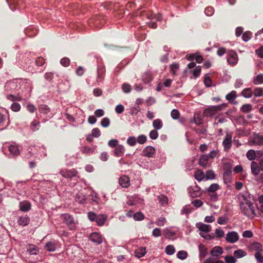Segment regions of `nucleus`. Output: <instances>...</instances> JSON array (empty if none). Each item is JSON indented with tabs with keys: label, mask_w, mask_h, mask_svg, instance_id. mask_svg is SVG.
I'll return each mask as SVG.
<instances>
[{
	"label": "nucleus",
	"mask_w": 263,
	"mask_h": 263,
	"mask_svg": "<svg viewBox=\"0 0 263 263\" xmlns=\"http://www.w3.org/2000/svg\"><path fill=\"white\" fill-rule=\"evenodd\" d=\"M239 200L242 212L247 216L253 218L255 215L253 204L243 195L239 197Z\"/></svg>",
	"instance_id": "nucleus-1"
},
{
	"label": "nucleus",
	"mask_w": 263,
	"mask_h": 263,
	"mask_svg": "<svg viewBox=\"0 0 263 263\" xmlns=\"http://www.w3.org/2000/svg\"><path fill=\"white\" fill-rule=\"evenodd\" d=\"M227 106V103H222L218 105L210 106L204 110V115L205 117H212L217 112L221 110L223 108Z\"/></svg>",
	"instance_id": "nucleus-2"
},
{
	"label": "nucleus",
	"mask_w": 263,
	"mask_h": 263,
	"mask_svg": "<svg viewBox=\"0 0 263 263\" xmlns=\"http://www.w3.org/2000/svg\"><path fill=\"white\" fill-rule=\"evenodd\" d=\"M61 219L65 223L70 230L76 228V223L73 217L69 214H63L61 215Z\"/></svg>",
	"instance_id": "nucleus-3"
},
{
	"label": "nucleus",
	"mask_w": 263,
	"mask_h": 263,
	"mask_svg": "<svg viewBox=\"0 0 263 263\" xmlns=\"http://www.w3.org/2000/svg\"><path fill=\"white\" fill-rule=\"evenodd\" d=\"M187 191L189 196L192 198L199 197L201 194L200 188L196 185L193 186H190L188 188Z\"/></svg>",
	"instance_id": "nucleus-4"
},
{
	"label": "nucleus",
	"mask_w": 263,
	"mask_h": 263,
	"mask_svg": "<svg viewBox=\"0 0 263 263\" xmlns=\"http://www.w3.org/2000/svg\"><path fill=\"white\" fill-rule=\"evenodd\" d=\"M226 239L228 242L234 243L238 240L239 235L236 232H229L227 234Z\"/></svg>",
	"instance_id": "nucleus-5"
},
{
	"label": "nucleus",
	"mask_w": 263,
	"mask_h": 263,
	"mask_svg": "<svg viewBox=\"0 0 263 263\" xmlns=\"http://www.w3.org/2000/svg\"><path fill=\"white\" fill-rule=\"evenodd\" d=\"M60 173L64 178H71L76 176L78 174V172L75 169H72L70 170H65L61 171Z\"/></svg>",
	"instance_id": "nucleus-6"
},
{
	"label": "nucleus",
	"mask_w": 263,
	"mask_h": 263,
	"mask_svg": "<svg viewBox=\"0 0 263 263\" xmlns=\"http://www.w3.org/2000/svg\"><path fill=\"white\" fill-rule=\"evenodd\" d=\"M227 61L229 64L234 65L238 61V57L237 53L234 51H230L229 53V57L227 58Z\"/></svg>",
	"instance_id": "nucleus-7"
},
{
	"label": "nucleus",
	"mask_w": 263,
	"mask_h": 263,
	"mask_svg": "<svg viewBox=\"0 0 263 263\" xmlns=\"http://www.w3.org/2000/svg\"><path fill=\"white\" fill-rule=\"evenodd\" d=\"M232 135L231 134H227L222 144L226 151H229L232 145Z\"/></svg>",
	"instance_id": "nucleus-8"
},
{
	"label": "nucleus",
	"mask_w": 263,
	"mask_h": 263,
	"mask_svg": "<svg viewBox=\"0 0 263 263\" xmlns=\"http://www.w3.org/2000/svg\"><path fill=\"white\" fill-rule=\"evenodd\" d=\"M223 253V250L220 246H215L212 249L210 254L213 257H219Z\"/></svg>",
	"instance_id": "nucleus-9"
},
{
	"label": "nucleus",
	"mask_w": 263,
	"mask_h": 263,
	"mask_svg": "<svg viewBox=\"0 0 263 263\" xmlns=\"http://www.w3.org/2000/svg\"><path fill=\"white\" fill-rule=\"evenodd\" d=\"M251 142L253 145H263V137L259 134H255L253 136Z\"/></svg>",
	"instance_id": "nucleus-10"
},
{
	"label": "nucleus",
	"mask_w": 263,
	"mask_h": 263,
	"mask_svg": "<svg viewBox=\"0 0 263 263\" xmlns=\"http://www.w3.org/2000/svg\"><path fill=\"white\" fill-rule=\"evenodd\" d=\"M155 149L151 146H146L143 151V155L147 157H153L155 153Z\"/></svg>",
	"instance_id": "nucleus-11"
},
{
	"label": "nucleus",
	"mask_w": 263,
	"mask_h": 263,
	"mask_svg": "<svg viewBox=\"0 0 263 263\" xmlns=\"http://www.w3.org/2000/svg\"><path fill=\"white\" fill-rule=\"evenodd\" d=\"M90 239L92 242L98 245L102 242L101 235L97 232L92 233L90 235Z\"/></svg>",
	"instance_id": "nucleus-12"
},
{
	"label": "nucleus",
	"mask_w": 263,
	"mask_h": 263,
	"mask_svg": "<svg viewBox=\"0 0 263 263\" xmlns=\"http://www.w3.org/2000/svg\"><path fill=\"white\" fill-rule=\"evenodd\" d=\"M31 203L28 201H23L19 203L20 210L23 212H28L31 209Z\"/></svg>",
	"instance_id": "nucleus-13"
},
{
	"label": "nucleus",
	"mask_w": 263,
	"mask_h": 263,
	"mask_svg": "<svg viewBox=\"0 0 263 263\" xmlns=\"http://www.w3.org/2000/svg\"><path fill=\"white\" fill-rule=\"evenodd\" d=\"M119 183L123 187H127L129 185V178L126 176H122L119 179Z\"/></svg>",
	"instance_id": "nucleus-14"
},
{
	"label": "nucleus",
	"mask_w": 263,
	"mask_h": 263,
	"mask_svg": "<svg viewBox=\"0 0 263 263\" xmlns=\"http://www.w3.org/2000/svg\"><path fill=\"white\" fill-rule=\"evenodd\" d=\"M30 222L29 217L26 215L25 216H20L17 220V223L21 226H26Z\"/></svg>",
	"instance_id": "nucleus-15"
},
{
	"label": "nucleus",
	"mask_w": 263,
	"mask_h": 263,
	"mask_svg": "<svg viewBox=\"0 0 263 263\" xmlns=\"http://www.w3.org/2000/svg\"><path fill=\"white\" fill-rule=\"evenodd\" d=\"M27 251L30 255H36L39 252V249L36 246L30 244L27 246Z\"/></svg>",
	"instance_id": "nucleus-16"
},
{
	"label": "nucleus",
	"mask_w": 263,
	"mask_h": 263,
	"mask_svg": "<svg viewBox=\"0 0 263 263\" xmlns=\"http://www.w3.org/2000/svg\"><path fill=\"white\" fill-rule=\"evenodd\" d=\"M251 169L252 174L254 175H258L261 170L260 165L255 161H252L251 164Z\"/></svg>",
	"instance_id": "nucleus-17"
},
{
	"label": "nucleus",
	"mask_w": 263,
	"mask_h": 263,
	"mask_svg": "<svg viewBox=\"0 0 263 263\" xmlns=\"http://www.w3.org/2000/svg\"><path fill=\"white\" fill-rule=\"evenodd\" d=\"M209 159L208 158V157L206 156V155H202L200 157L199 160V165L203 167H206L208 165V161Z\"/></svg>",
	"instance_id": "nucleus-18"
},
{
	"label": "nucleus",
	"mask_w": 263,
	"mask_h": 263,
	"mask_svg": "<svg viewBox=\"0 0 263 263\" xmlns=\"http://www.w3.org/2000/svg\"><path fill=\"white\" fill-rule=\"evenodd\" d=\"M124 147L122 145H118L115 148L114 151L115 155L117 157L122 156L124 153Z\"/></svg>",
	"instance_id": "nucleus-19"
},
{
	"label": "nucleus",
	"mask_w": 263,
	"mask_h": 263,
	"mask_svg": "<svg viewBox=\"0 0 263 263\" xmlns=\"http://www.w3.org/2000/svg\"><path fill=\"white\" fill-rule=\"evenodd\" d=\"M107 219V216L105 215H98L97 216L96 222L99 226L104 225L105 221Z\"/></svg>",
	"instance_id": "nucleus-20"
},
{
	"label": "nucleus",
	"mask_w": 263,
	"mask_h": 263,
	"mask_svg": "<svg viewBox=\"0 0 263 263\" xmlns=\"http://www.w3.org/2000/svg\"><path fill=\"white\" fill-rule=\"evenodd\" d=\"M250 248L251 250L255 251L256 252H261L262 250L261 244L258 242L252 243L250 245Z\"/></svg>",
	"instance_id": "nucleus-21"
},
{
	"label": "nucleus",
	"mask_w": 263,
	"mask_h": 263,
	"mask_svg": "<svg viewBox=\"0 0 263 263\" xmlns=\"http://www.w3.org/2000/svg\"><path fill=\"white\" fill-rule=\"evenodd\" d=\"M105 69L104 67H100L98 69L97 81H102L104 77Z\"/></svg>",
	"instance_id": "nucleus-22"
},
{
	"label": "nucleus",
	"mask_w": 263,
	"mask_h": 263,
	"mask_svg": "<svg viewBox=\"0 0 263 263\" xmlns=\"http://www.w3.org/2000/svg\"><path fill=\"white\" fill-rule=\"evenodd\" d=\"M146 253V248L140 247L136 249L135 251V256L137 258H141L144 256Z\"/></svg>",
	"instance_id": "nucleus-23"
},
{
	"label": "nucleus",
	"mask_w": 263,
	"mask_h": 263,
	"mask_svg": "<svg viewBox=\"0 0 263 263\" xmlns=\"http://www.w3.org/2000/svg\"><path fill=\"white\" fill-rule=\"evenodd\" d=\"M197 227L201 232L205 233H208L210 232L211 230V227L210 225L202 223H199Z\"/></svg>",
	"instance_id": "nucleus-24"
},
{
	"label": "nucleus",
	"mask_w": 263,
	"mask_h": 263,
	"mask_svg": "<svg viewBox=\"0 0 263 263\" xmlns=\"http://www.w3.org/2000/svg\"><path fill=\"white\" fill-rule=\"evenodd\" d=\"M253 83L255 85H259L263 84V74L260 73L254 77Z\"/></svg>",
	"instance_id": "nucleus-25"
},
{
	"label": "nucleus",
	"mask_w": 263,
	"mask_h": 263,
	"mask_svg": "<svg viewBox=\"0 0 263 263\" xmlns=\"http://www.w3.org/2000/svg\"><path fill=\"white\" fill-rule=\"evenodd\" d=\"M10 153L14 156H18L20 154V151L18 147L15 145H11L9 146Z\"/></svg>",
	"instance_id": "nucleus-26"
},
{
	"label": "nucleus",
	"mask_w": 263,
	"mask_h": 263,
	"mask_svg": "<svg viewBox=\"0 0 263 263\" xmlns=\"http://www.w3.org/2000/svg\"><path fill=\"white\" fill-rule=\"evenodd\" d=\"M76 200L79 203L84 204L86 203L85 196L83 194L79 193L76 196Z\"/></svg>",
	"instance_id": "nucleus-27"
},
{
	"label": "nucleus",
	"mask_w": 263,
	"mask_h": 263,
	"mask_svg": "<svg viewBox=\"0 0 263 263\" xmlns=\"http://www.w3.org/2000/svg\"><path fill=\"white\" fill-rule=\"evenodd\" d=\"M241 95L245 98H250L253 96V91L250 88H247L242 91Z\"/></svg>",
	"instance_id": "nucleus-28"
},
{
	"label": "nucleus",
	"mask_w": 263,
	"mask_h": 263,
	"mask_svg": "<svg viewBox=\"0 0 263 263\" xmlns=\"http://www.w3.org/2000/svg\"><path fill=\"white\" fill-rule=\"evenodd\" d=\"M252 105L245 104L241 107L240 110L243 113H249L252 110Z\"/></svg>",
	"instance_id": "nucleus-29"
},
{
	"label": "nucleus",
	"mask_w": 263,
	"mask_h": 263,
	"mask_svg": "<svg viewBox=\"0 0 263 263\" xmlns=\"http://www.w3.org/2000/svg\"><path fill=\"white\" fill-rule=\"evenodd\" d=\"M199 256L200 258H204L207 254V249L203 245L199 246Z\"/></svg>",
	"instance_id": "nucleus-30"
},
{
	"label": "nucleus",
	"mask_w": 263,
	"mask_h": 263,
	"mask_svg": "<svg viewBox=\"0 0 263 263\" xmlns=\"http://www.w3.org/2000/svg\"><path fill=\"white\" fill-rule=\"evenodd\" d=\"M153 126L157 130L160 129L163 126L162 121L159 119H156L153 122Z\"/></svg>",
	"instance_id": "nucleus-31"
},
{
	"label": "nucleus",
	"mask_w": 263,
	"mask_h": 263,
	"mask_svg": "<svg viewBox=\"0 0 263 263\" xmlns=\"http://www.w3.org/2000/svg\"><path fill=\"white\" fill-rule=\"evenodd\" d=\"M45 249L49 252H53L55 250V245L53 242L48 241L45 246Z\"/></svg>",
	"instance_id": "nucleus-32"
},
{
	"label": "nucleus",
	"mask_w": 263,
	"mask_h": 263,
	"mask_svg": "<svg viewBox=\"0 0 263 263\" xmlns=\"http://www.w3.org/2000/svg\"><path fill=\"white\" fill-rule=\"evenodd\" d=\"M40 127V123L39 121L33 120L30 124V128L33 132L37 131Z\"/></svg>",
	"instance_id": "nucleus-33"
},
{
	"label": "nucleus",
	"mask_w": 263,
	"mask_h": 263,
	"mask_svg": "<svg viewBox=\"0 0 263 263\" xmlns=\"http://www.w3.org/2000/svg\"><path fill=\"white\" fill-rule=\"evenodd\" d=\"M158 199L161 205L164 206L167 204L168 199L166 196L164 195H161L158 197Z\"/></svg>",
	"instance_id": "nucleus-34"
},
{
	"label": "nucleus",
	"mask_w": 263,
	"mask_h": 263,
	"mask_svg": "<svg viewBox=\"0 0 263 263\" xmlns=\"http://www.w3.org/2000/svg\"><path fill=\"white\" fill-rule=\"evenodd\" d=\"M234 257L239 258L245 256L246 255V253L242 250L238 249L234 251Z\"/></svg>",
	"instance_id": "nucleus-35"
},
{
	"label": "nucleus",
	"mask_w": 263,
	"mask_h": 263,
	"mask_svg": "<svg viewBox=\"0 0 263 263\" xmlns=\"http://www.w3.org/2000/svg\"><path fill=\"white\" fill-rule=\"evenodd\" d=\"M95 148L84 146L81 147V151L83 154H92L93 153Z\"/></svg>",
	"instance_id": "nucleus-36"
},
{
	"label": "nucleus",
	"mask_w": 263,
	"mask_h": 263,
	"mask_svg": "<svg viewBox=\"0 0 263 263\" xmlns=\"http://www.w3.org/2000/svg\"><path fill=\"white\" fill-rule=\"evenodd\" d=\"M39 110L41 113L47 114L49 112L50 108L46 105H41L39 106Z\"/></svg>",
	"instance_id": "nucleus-37"
},
{
	"label": "nucleus",
	"mask_w": 263,
	"mask_h": 263,
	"mask_svg": "<svg viewBox=\"0 0 263 263\" xmlns=\"http://www.w3.org/2000/svg\"><path fill=\"white\" fill-rule=\"evenodd\" d=\"M195 177L198 181H201L205 177L204 173L201 170H198L195 174Z\"/></svg>",
	"instance_id": "nucleus-38"
},
{
	"label": "nucleus",
	"mask_w": 263,
	"mask_h": 263,
	"mask_svg": "<svg viewBox=\"0 0 263 263\" xmlns=\"http://www.w3.org/2000/svg\"><path fill=\"white\" fill-rule=\"evenodd\" d=\"M236 96L237 95L236 91L233 90L227 95L226 98L227 100L230 102L233 100H235V99L236 98Z\"/></svg>",
	"instance_id": "nucleus-39"
},
{
	"label": "nucleus",
	"mask_w": 263,
	"mask_h": 263,
	"mask_svg": "<svg viewBox=\"0 0 263 263\" xmlns=\"http://www.w3.org/2000/svg\"><path fill=\"white\" fill-rule=\"evenodd\" d=\"M253 95L256 97L262 96L263 88L260 87L256 88L253 91Z\"/></svg>",
	"instance_id": "nucleus-40"
},
{
	"label": "nucleus",
	"mask_w": 263,
	"mask_h": 263,
	"mask_svg": "<svg viewBox=\"0 0 263 263\" xmlns=\"http://www.w3.org/2000/svg\"><path fill=\"white\" fill-rule=\"evenodd\" d=\"M175 252V249L172 245H168L165 248V252L169 255H173Z\"/></svg>",
	"instance_id": "nucleus-41"
},
{
	"label": "nucleus",
	"mask_w": 263,
	"mask_h": 263,
	"mask_svg": "<svg viewBox=\"0 0 263 263\" xmlns=\"http://www.w3.org/2000/svg\"><path fill=\"white\" fill-rule=\"evenodd\" d=\"M247 157L250 160H253L256 158L255 151L253 149L249 150L247 153Z\"/></svg>",
	"instance_id": "nucleus-42"
},
{
	"label": "nucleus",
	"mask_w": 263,
	"mask_h": 263,
	"mask_svg": "<svg viewBox=\"0 0 263 263\" xmlns=\"http://www.w3.org/2000/svg\"><path fill=\"white\" fill-rule=\"evenodd\" d=\"M187 253L185 251H180L178 252L177 256L178 258L181 260H183L187 257Z\"/></svg>",
	"instance_id": "nucleus-43"
},
{
	"label": "nucleus",
	"mask_w": 263,
	"mask_h": 263,
	"mask_svg": "<svg viewBox=\"0 0 263 263\" xmlns=\"http://www.w3.org/2000/svg\"><path fill=\"white\" fill-rule=\"evenodd\" d=\"M219 189V185L216 183L212 184L208 189L207 191L210 193H214Z\"/></svg>",
	"instance_id": "nucleus-44"
},
{
	"label": "nucleus",
	"mask_w": 263,
	"mask_h": 263,
	"mask_svg": "<svg viewBox=\"0 0 263 263\" xmlns=\"http://www.w3.org/2000/svg\"><path fill=\"white\" fill-rule=\"evenodd\" d=\"M251 36L252 32L251 31H246L242 34V39L244 41L247 42L251 39Z\"/></svg>",
	"instance_id": "nucleus-45"
},
{
	"label": "nucleus",
	"mask_w": 263,
	"mask_h": 263,
	"mask_svg": "<svg viewBox=\"0 0 263 263\" xmlns=\"http://www.w3.org/2000/svg\"><path fill=\"white\" fill-rule=\"evenodd\" d=\"M224 260L226 263H236V259L235 257L231 255L226 256Z\"/></svg>",
	"instance_id": "nucleus-46"
},
{
	"label": "nucleus",
	"mask_w": 263,
	"mask_h": 263,
	"mask_svg": "<svg viewBox=\"0 0 263 263\" xmlns=\"http://www.w3.org/2000/svg\"><path fill=\"white\" fill-rule=\"evenodd\" d=\"M205 177L207 179L212 180L215 178V175L213 171L209 170L206 171Z\"/></svg>",
	"instance_id": "nucleus-47"
},
{
	"label": "nucleus",
	"mask_w": 263,
	"mask_h": 263,
	"mask_svg": "<svg viewBox=\"0 0 263 263\" xmlns=\"http://www.w3.org/2000/svg\"><path fill=\"white\" fill-rule=\"evenodd\" d=\"M171 116L173 119H178L180 116V113L177 109H174L172 110Z\"/></svg>",
	"instance_id": "nucleus-48"
},
{
	"label": "nucleus",
	"mask_w": 263,
	"mask_h": 263,
	"mask_svg": "<svg viewBox=\"0 0 263 263\" xmlns=\"http://www.w3.org/2000/svg\"><path fill=\"white\" fill-rule=\"evenodd\" d=\"M133 217L135 220H141L144 219V216L141 212H137L134 214Z\"/></svg>",
	"instance_id": "nucleus-49"
},
{
	"label": "nucleus",
	"mask_w": 263,
	"mask_h": 263,
	"mask_svg": "<svg viewBox=\"0 0 263 263\" xmlns=\"http://www.w3.org/2000/svg\"><path fill=\"white\" fill-rule=\"evenodd\" d=\"M214 12V8L212 7H208L205 9L204 13L209 16H212Z\"/></svg>",
	"instance_id": "nucleus-50"
},
{
	"label": "nucleus",
	"mask_w": 263,
	"mask_h": 263,
	"mask_svg": "<svg viewBox=\"0 0 263 263\" xmlns=\"http://www.w3.org/2000/svg\"><path fill=\"white\" fill-rule=\"evenodd\" d=\"M201 71V66H198L195 67V69L193 71V74L194 77L197 78L200 74Z\"/></svg>",
	"instance_id": "nucleus-51"
},
{
	"label": "nucleus",
	"mask_w": 263,
	"mask_h": 263,
	"mask_svg": "<svg viewBox=\"0 0 263 263\" xmlns=\"http://www.w3.org/2000/svg\"><path fill=\"white\" fill-rule=\"evenodd\" d=\"M101 126L103 127H107L110 124V120L108 118H103L101 122Z\"/></svg>",
	"instance_id": "nucleus-52"
},
{
	"label": "nucleus",
	"mask_w": 263,
	"mask_h": 263,
	"mask_svg": "<svg viewBox=\"0 0 263 263\" xmlns=\"http://www.w3.org/2000/svg\"><path fill=\"white\" fill-rule=\"evenodd\" d=\"M11 109L15 112H17L20 110L21 105L18 103H13L11 105Z\"/></svg>",
	"instance_id": "nucleus-53"
},
{
	"label": "nucleus",
	"mask_w": 263,
	"mask_h": 263,
	"mask_svg": "<svg viewBox=\"0 0 263 263\" xmlns=\"http://www.w3.org/2000/svg\"><path fill=\"white\" fill-rule=\"evenodd\" d=\"M137 140L135 137H130L127 139V143L130 146H134L136 145Z\"/></svg>",
	"instance_id": "nucleus-54"
},
{
	"label": "nucleus",
	"mask_w": 263,
	"mask_h": 263,
	"mask_svg": "<svg viewBox=\"0 0 263 263\" xmlns=\"http://www.w3.org/2000/svg\"><path fill=\"white\" fill-rule=\"evenodd\" d=\"M60 63L62 66L67 67L70 64V60L67 58H63L61 60Z\"/></svg>",
	"instance_id": "nucleus-55"
},
{
	"label": "nucleus",
	"mask_w": 263,
	"mask_h": 263,
	"mask_svg": "<svg viewBox=\"0 0 263 263\" xmlns=\"http://www.w3.org/2000/svg\"><path fill=\"white\" fill-rule=\"evenodd\" d=\"M147 140L146 137L144 135H140L138 137L137 141L141 144L144 143Z\"/></svg>",
	"instance_id": "nucleus-56"
},
{
	"label": "nucleus",
	"mask_w": 263,
	"mask_h": 263,
	"mask_svg": "<svg viewBox=\"0 0 263 263\" xmlns=\"http://www.w3.org/2000/svg\"><path fill=\"white\" fill-rule=\"evenodd\" d=\"M45 59L41 57L37 58L35 60V63L36 65L39 66H43L45 64Z\"/></svg>",
	"instance_id": "nucleus-57"
},
{
	"label": "nucleus",
	"mask_w": 263,
	"mask_h": 263,
	"mask_svg": "<svg viewBox=\"0 0 263 263\" xmlns=\"http://www.w3.org/2000/svg\"><path fill=\"white\" fill-rule=\"evenodd\" d=\"M158 137V133L156 130H152L149 133V137L155 140Z\"/></svg>",
	"instance_id": "nucleus-58"
},
{
	"label": "nucleus",
	"mask_w": 263,
	"mask_h": 263,
	"mask_svg": "<svg viewBox=\"0 0 263 263\" xmlns=\"http://www.w3.org/2000/svg\"><path fill=\"white\" fill-rule=\"evenodd\" d=\"M122 90L125 93H128L131 91L130 85L128 84L124 83L122 85Z\"/></svg>",
	"instance_id": "nucleus-59"
},
{
	"label": "nucleus",
	"mask_w": 263,
	"mask_h": 263,
	"mask_svg": "<svg viewBox=\"0 0 263 263\" xmlns=\"http://www.w3.org/2000/svg\"><path fill=\"white\" fill-rule=\"evenodd\" d=\"M165 236L167 239H171L173 236L175 235V233L169 230H165L164 231Z\"/></svg>",
	"instance_id": "nucleus-60"
},
{
	"label": "nucleus",
	"mask_w": 263,
	"mask_h": 263,
	"mask_svg": "<svg viewBox=\"0 0 263 263\" xmlns=\"http://www.w3.org/2000/svg\"><path fill=\"white\" fill-rule=\"evenodd\" d=\"M124 107L121 104L117 105L115 108V111L118 114H122L124 111Z\"/></svg>",
	"instance_id": "nucleus-61"
},
{
	"label": "nucleus",
	"mask_w": 263,
	"mask_h": 263,
	"mask_svg": "<svg viewBox=\"0 0 263 263\" xmlns=\"http://www.w3.org/2000/svg\"><path fill=\"white\" fill-rule=\"evenodd\" d=\"M97 216V215H96L94 212H89L88 213V217L91 221H95Z\"/></svg>",
	"instance_id": "nucleus-62"
},
{
	"label": "nucleus",
	"mask_w": 263,
	"mask_h": 263,
	"mask_svg": "<svg viewBox=\"0 0 263 263\" xmlns=\"http://www.w3.org/2000/svg\"><path fill=\"white\" fill-rule=\"evenodd\" d=\"M255 257L259 262H263V256L261 253V252H256L255 254Z\"/></svg>",
	"instance_id": "nucleus-63"
},
{
	"label": "nucleus",
	"mask_w": 263,
	"mask_h": 263,
	"mask_svg": "<svg viewBox=\"0 0 263 263\" xmlns=\"http://www.w3.org/2000/svg\"><path fill=\"white\" fill-rule=\"evenodd\" d=\"M255 52L259 57L263 58V46L257 49Z\"/></svg>",
	"instance_id": "nucleus-64"
}]
</instances>
